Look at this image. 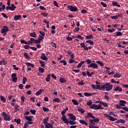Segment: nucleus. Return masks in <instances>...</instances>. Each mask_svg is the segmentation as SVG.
<instances>
[{
    "label": "nucleus",
    "instance_id": "obj_54",
    "mask_svg": "<svg viewBox=\"0 0 128 128\" xmlns=\"http://www.w3.org/2000/svg\"><path fill=\"white\" fill-rule=\"evenodd\" d=\"M66 38L67 40H68L69 42L72 40V38L70 36H66Z\"/></svg>",
    "mask_w": 128,
    "mask_h": 128
},
{
    "label": "nucleus",
    "instance_id": "obj_29",
    "mask_svg": "<svg viewBox=\"0 0 128 128\" xmlns=\"http://www.w3.org/2000/svg\"><path fill=\"white\" fill-rule=\"evenodd\" d=\"M53 102H60V100L58 98H54L53 100Z\"/></svg>",
    "mask_w": 128,
    "mask_h": 128
},
{
    "label": "nucleus",
    "instance_id": "obj_5",
    "mask_svg": "<svg viewBox=\"0 0 128 128\" xmlns=\"http://www.w3.org/2000/svg\"><path fill=\"white\" fill-rule=\"evenodd\" d=\"M1 34H6L8 32H10V30L8 29V28L4 26H3L2 28L1 29Z\"/></svg>",
    "mask_w": 128,
    "mask_h": 128
},
{
    "label": "nucleus",
    "instance_id": "obj_1",
    "mask_svg": "<svg viewBox=\"0 0 128 128\" xmlns=\"http://www.w3.org/2000/svg\"><path fill=\"white\" fill-rule=\"evenodd\" d=\"M68 110V108L66 107L65 110H62L61 112V114H62L61 120H62L64 124H66L67 126L68 125V119L66 118L65 114Z\"/></svg>",
    "mask_w": 128,
    "mask_h": 128
},
{
    "label": "nucleus",
    "instance_id": "obj_52",
    "mask_svg": "<svg viewBox=\"0 0 128 128\" xmlns=\"http://www.w3.org/2000/svg\"><path fill=\"white\" fill-rule=\"evenodd\" d=\"M80 30V28L76 27L74 30V32H78Z\"/></svg>",
    "mask_w": 128,
    "mask_h": 128
},
{
    "label": "nucleus",
    "instance_id": "obj_9",
    "mask_svg": "<svg viewBox=\"0 0 128 128\" xmlns=\"http://www.w3.org/2000/svg\"><path fill=\"white\" fill-rule=\"evenodd\" d=\"M12 82H18V77H16V73H13L12 74Z\"/></svg>",
    "mask_w": 128,
    "mask_h": 128
},
{
    "label": "nucleus",
    "instance_id": "obj_4",
    "mask_svg": "<svg viewBox=\"0 0 128 128\" xmlns=\"http://www.w3.org/2000/svg\"><path fill=\"white\" fill-rule=\"evenodd\" d=\"M67 8L70 10V12H78V8L76 6H68Z\"/></svg>",
    "mask_w": 128,
    "mask_h": 128
},
{
    "label": "nucleus",
    "instance_id": "obj_17",
    "mask_svg": "<svg viewBox=\"0 0 128 128\" xmlns=\"http://www.w3.org/2000/svg\"><path fill=\"white\" fill-rule=\"evenodd\" d=\"M44 92V89H40L39 90L36 92V96H38L42 93V92Z\"/></svg>",
    "mask_w": 128,
    "mask_h": 128
},
{
    "label": "nucleus",
    "instance_id": "obj_22",
    "mask_svg": "<svg viewBox=\"0 0 128 128\" xmlns=\"http://www.w3.org/2000/svg\"><path fill=\"white\" fill-rule=\"evenodd\" d=\"M48 117H47L46 118H44L43 120V124H44V126H46V124H48Z\"/></svg>",
    "mask_w": 128,
    "mask_h": 128
},
{
    "label": "nucleus",
    "instance_id": "obj_53",
    "mask_svg": "<svg viewBox=\"0 0 128 128\" xmlns=\"http://www.w3.org/2000/svg\"><path fill=\"white\" fill-rule=\"evenodd\" d=\"M1 14L3 18H8V16H7L6 14L4 13H2Z\"/></svg>",
    "mask_w": 128,
    "mask_h": 128
},
{
    "label": "nucleus",
    "instance_id": "obj_61",
    "mask_svg": "<svg viewBox=\"0 0 128 128\" xmlns=\"http://www.w3.org/2000/svg\"><path fill=\"white\" fill-rule=\"evenodd\" d=\"M13 10L12 8V7H10V6H7L6 7V10Z\"/></svg>",
    "mask_w": 128,
    "mask_h": 128
},
{
    "label": "nucleus",
    "instance_id": "obj_18",
    "mask_svg": "<svg viewBox=\"0 0 128 128\" xmlns=\"http://www.w3.org/2000/svg\"><path fill=\"white\" fill-rule=\"evenodd\" d=\"M39 62H40V66H42V68H44V66H46V62H44V61L40 60Z\"/></svg>",
    "mask_w": 128,
    "mask_h": 128
},
{
    "label": "nucleus",
    "instance_id": "obj_37",
    "mask_svg": "<svg viewBox=\"0 0 128 128\" xmlns=\"http://www.w3.org/2000/svg\"><path fill=\"white\" fill-rule=\"evenodd\" d=\"M14 122H16L17 124H20V119L18 118H15L14 120Z\"/></svg>",
    "mask_w": 128,
    "mask_h": 128
},
{
    "label": "nucleus",
    "instance_id": "obj_57",
    "mask_svg": "<svg viewBox=\"0 0 128 128\" xmlns=\"http://www.w3.org/2000/svg\"><path fill=\"white\" fill-rule=\"evenodd\" d=\"M53 4L55 6H56V8H58V2H56V1H54L53 2Z\"/></svg>",
    "mask_w": 128,
    "mask_h": 128
},
{
    "label": "nucleus",
    "instance_id": "obj_15",
    "mask_svg": "<svg viewBox=\"0 0 128 128\" xmlns=\"http://www.w3.org/2000/svg\"><path fill=\"white\" fill-rule=\"evenodd\" d=\"M126 101L124 100H120V106H126Z\"/></svg>",
    "mask_w": 128,
    "mask_h": 128
},
{
    "label": "nucleus",
    "instance_id": "obj_20",
    "mask_svg": "<svg viewBox=\"0 0 128 128\" xmlns=\"http://www.w3.org/2000/svg\"><path fill=\"white\" fill-rule=\"evenodd\" d=\"M79 122H80V124H85V126H88V122H86V120H79Z\"/></svg>",
    "mask_w": 128,
    "mask_h": 128
},
{
    "label": "nucleus",
    "instance_id": "obj_28",
    "mask_svg": "<svg viewBox=\"0 0 128 128\" xmlns=\"http://www.w3.org/2000/svg\"><path fill=\"white\" fill-rule=\"evenodd\" d=\"M25 64H26L27 65V66H31V68H33L34 66V65L30 62H26Z\"/></svg>",
    "mask_w": 128,
    "mask_h": 128
},
{
    "label": "nucleus",
    "instance_id": "obj_41",
    "mask_svg": "<svg viewBox=\"0 0 128 128\" xmlns=\"http://www.w3.org/2000/svg\"><path fill=\"white\" fill-rule=\"evenodd\" d=\"M84 94L85 96H92V94L88 93V92H84Z\"/></svg>",
    "mask_w": 128,
    "mask_h": 128
},
{
    "label": "nucleus",
    "instance_id": "obj_3",
    "mask_svg": "<svg viewBox=\"0 0 128 128\" xmlns=\"http://www.w3.org/2000/svg\"><path fill=\"white\" fill-rule=\"evenodd\" d=\"M2 114L4 120H8V122H10V115L8 114L6 112H2Z\"/></svg>",
    "mask_w": 128,
    "mask_h": 128
},
{
    "label": "nucleus",
    "instance_id": "obj_10",
    "mask_svg": "<svg viewBox=\"0 0 128 128\" xmlns=\"http://www.w3.org/2000/svg\"><path fill=\"white\" fill-rule=\"evenodd\" d=\"M68 116H70L68 120H70H70H72V122H74V120H76V116H74L72 114H68Z\"/></svg>",
    "mask_w": 128,
    "mask_h": 128
},
{
    "label": "nucleus",
    "instance_id": "obj_21",
    "mask_svg": "<svg viewBox=\"0 0 128 128\" xmlns=\"http://www.w3.org/2000/svg\"><path fill=\"white\" fill-rule=\"evenodd\" d=\"M78 111L80 112L82 114H84L86 110L80 108H78Z\"/></svg>",
    "mask_w": 128,
    "mask_h": 128
},
{
    "label": "nucleus",
    "instance_id": "obj_8",
    "mask_svg": "<svg viewBox=\"0 0 128 128\" xmlns=\"http://www.w3.org/2000/svg\"><path fill=\"white\" fill-rule=\"evenodd\" d=\"M104 116H106V118H109L110 120H111L112 122H116V120H118L116 118H114L106 114H105Z\"/></svg>",
    "mask_w": 128,
    "mask_h": 128
},
{
    "label": "nucleus",
    "instance_id": "obj_32",
    "mask_svg": "<svg viewBox=\"0 0 128 128\" xmlns=\"http://www.w3.org/2000/svg\"><path fill=\"white\" fill-rule=\"evenodd\" d=\"M84 64V61H81L77 66L78 68H82V66Z\"/></svg>",
    "mask_w": 128,
    "mask_h": 128
},
{
    "label": "nucleus",
    "instance_id": "obj_55",
    "mask_svg": "<svg viewBox=\"0 0 128 128\" xmlns=\"http://www.w3.org/2000/svg\"><path fill=\"white\" fill-rule=\"evenodd\" d=\"M93 120L95 122H100V119L98 118H96V117H95V118H93Z\"/></svg>",
    "mask_w": 128,
    "mask_h": 128
},
{
    "label": "nucleus",
    "instance_id": "obj_31",
    "mask_svg": "<svg viewBox=\"0 0 128 128\" xmlns=\"http://www.w3.org/2000/svg\"><path fill=\"white\" fill-rule=\"evenodd\" d=\"M38 70L40 74H44V68L41 67L38 68Z\"/></svg>",
    "mask_w": 128,
    "mask_h": 128
},
{
    "label": "nucleus",
    "instance_id": "obj_30",
    "mask_svg": "<svg viewBox=\"0 0 128 128\" xmlns=\"http://www.w3.org/2000/svg\"><path fill=\"white\" fill-rule=\"evenodd\" d=\"M46 80L48 82H49L50 80V74H49L47 76L46 78Z\"/></svg>",
    "mask_w": 128,
    "mask_h": 128
},
{
    "label": "nucleus",
    "instance_id": "obj_34",
    "mask_svg": "<svg viewBox=\"0 0 128 128\" xmlns=\"http://www.w3.org/2000/svg\"><path fill=\"white\" fill-rule=\"evenodd\" d=\"M0 100H2L3 102H6V98H4V96H0Z\"/></svg>",
    "mask_w": 128,
    "mask_h": 128
},
{
    "label": "nucleus",
    "instance_id": "obj_35",
    "mask_svg": "<svg viewBox=\"0 0 128 128\" xmlns=\"http://www.w3.org/2000/svg\"><path fill=\"white\" fill-rule=\"evenodd\" d=\"M60 80L61 84H64V82H66V80L64 78H60Z\"/></svg>",
    "mask_w": 128,
    "mask_h": 128
},
{
    "label": "nucleus",
    "instance_id": "obj_51",
    "mask_svg": "<svg viewBox=\"0 0 128 128\" xmlns=\"http://www.w3.org/2000/svg\"><path fill=\"white\" fill-rule=\"evenodd\" d=\"M77 38L82 40H84V38L81 36L80 35H78V36H77Z\"/></svg>",
    "mask_w": 128,
    "mask_h": 128
},
{
    "label": "nucleus",
    "instance_id": "obj_48",
    "mask_svg": "<svg viewBox=\"0 0 128 128\" xmlns=\"http://www.w3.org/2000/svg\"><path fill=\"white\" fill-rule=\"evenodd\" d=\"M10 6H11L10 8H12V9H13V10H14V9L16 8V6H14V4H11Z\"/></svg>",
    "mask_w": 128,
    "mask_h": 128
},
{
    "label": "nucleus",
    "instance_id": "obj_11",
    "mask_svg": "<svg viewBox=\"0 0 128 128\" xmlns=\"http://www.w3.org/2000/svg\"><path fill=\"white\" fill-rule=\"evenodd\" d=\"M86 118H96V116H94L90 112H88L87 114V115L85 116Z\"/></svg>",
    "mask_w": 128,
    "mask_h": 128
},
{
    "label": "nucleus",
    "instance_id": "obj_26",
    "mask_svg": "<svg viewBox=\"0 0 128 128\" xmlns=\"http://www.w3.org/2000/svg\"><path fill=\"white\" fill-rule=\"evenodd\" d=\"M18 108H20V106H18V105H15V107L14 108V112H18L20 110V109H18Z\"/></svg>",
    "mask_w": 128,
    "mask_h": 128
},
{
    "label": "nucleus",
    "instance_id": "obj_58",
    "mask_svg": "<svg viewBox=\"0 0 128 128\" xmlns=\"http://www.w3.org/2000/svg\"><path fill=\"white\" fill-rule=\"evenodd\" d=\"M114 30H116L114 28H112V30L108 29V32H114Z\"/></svg>",
    "mask_w": 128,
    "mask_h": 128
},
{
    "label": "nucleus",
    "instance_id": "obj_47",
    "mask_svg": "<svg viewBox=\"0 0 128 128\" xmlns=\"http://www.w3.org/2000/svg\"><path fill=\"white\" fill-rule=\"evenodd\" d=\"M20 42H21V44H28V42H26L24 40H21Z\"/></svg>",
    "mask_w": 128,
    "mask_h": 128
},
{
    "label": "nucleus",
    "instance_id": "obj_49",
    "mask_svg": "<svg viewBox=\"0 0 128 128\" xmlns=\"http://www.w3.org/2000/svg\"><path fill=\"white\" fill-rule=\"evenodd\" d=\"M89 122H90V126H91V124H92L94 122V119H90Z\"/></svg>",
    "mask_w": 128,
    "mask_h": 128
},
{
    "label": "nucleus",
    "instance_id": "obj_46",
    "mask_svg": "<svg viewBox=\"0 0 128 128\" xmlns=\"http://www.w3.org/2000/svg\"><path fill=\"white\" fill-rule=\"evenodd\" d=\"M30 112H31V114H34V116H36V110H30Z\"/></svg>",
    "mask_w": 128,
    "mask_h": 128
},
{
    "label": "nucleus",
    "instance_id": "obj_44",
    "mask_svg": "<svg viewBox=\"0 0 128 128\" xmlns=\"http://www.w3.org/2000/svg\"><path fill=\"white\" fill-rule=\"evenodd\" d=\"M92 100H90L89 101H88L86 103L87 106H90H90H92Z\"/></svg>",
    "mask_w": 128,
    "mask_h": 128
},
{
    "label": "nucleus",
    "instance_id": "obj_14",
    "mask_svg": "<svg viewBox=\"0 0 128 128\" xmlns=\"http://www.w3.org/2000/svg\"><path fill=\"white\" fill-rule=\"evenodd\" d=\"M41 60H46V62H48V58H46V54L44 53H42L40 56Z\"/></svg>",
    "mask_w": 128,
    "mask_h": 128
},
{
    "label": "nucleus",
    "instance_id": "obj_12",
    "mask_svg": "<svg viewBox=\"0 0 128 128\" xmlns=\"http://www.w3.org/2000/svg\"><path fill=\"white\" fill-rule=\"evenodd\" d=\"M86 43L82 42L80 44V46L82 48H84V50H88V46H86Z\"/></svg>",
    "mask_w": 128,
    "mask_h": 128
},
{
    "label": "nucleus",
    "instance_id": "obj_60",
    "mask_svg": "<svg viewBox=\"0 0 128 128\" xmlns=\"http://www.w3.org/2000/svg\"><path fill=\"white\" fill-rule=\"evenodd\" d=\"M39 37L40 38H38V39H39L40 40L41 42L42 41V40H44V38L43 36H41V35H39Z\"/></svg>",
    "mask_w": 128,
    "mask_h": 128
},
{
    "label": "nucleus",
    "instance_id": "obj_43",
    "mask_svg": "<svg viewBox=\"0 0 128 128\" xmlns=\"http://www.w3.org/2000/svg\"><path fill=\"white\" fill-rule=\"evenodd\" d=\"M96 64H100L101 66H104V63L100 61H97L96 62Z\"/></svg>",
    "mask_w": 128,
    "mask_h": 128
},
{
    "label": "nucleus",
    "instance_id": "obj_7",
    "mask_svg": "<svg viewBox=\"0 0 128 128\" xmlns=\"http://www.w3.org/2000/svg\"><path fill=\"white\" fill-rule=\"evenodd\" d=\"M90 108L94 110H100V105H98L96 104H92L90 106Z\"/></svg>",
    "mask_w": 128,
    "mask_h": 128
},
{
    "label": "nucleus",
    "instance_id": "obj_2",
    "mask_svg": "<svg viewBox=\"0 0 128 128\" xmlns=\"http://www.w3.org/2000/svg\"><path fill=\"white\" fill-rule=\"evenodd\" d=\"M113 86L112 84H110V83L108 82L100 86V90H102L106 89V92H108V90H112Z\"/></svg>",
    "mask_w": 128,
    "mask_h": 128
},
{
    "label": "nucleus",
    "instance_id": "obj_42",
    "mask_svg": "<svg viewBox=\"0 0 128 128\" xmlns=\"http://www.w3.org/2000/svg\"><path fill=\"white\" fill-rule=\"evenodd\" d=\"M72 102L76 106H78V102L76 100H72Z\"/></svg>",
    "mask_w": 128,
    "mask_h": 128
},
{
    "label": "nucleus",
    "instance_id": "obj_45",
    "mask_svg": "<svg viewBox=\"0 0 128 128\" xmlns=\"http://www.w3.org/2000/svg\"><path fill=\"white\" fill-rule=\"evenodd\" d=\"M42 110H44V112H50V109L46 108V107H42Z\"/></svg>",
    "mask_w": 128,
    "mask_h": 128
},
{
    "label": "nucleus",
    "instance_id": "obj_50",
    "mask_svg": "<svg viewBox=\"0 0 128 128\" xmlns=\"http://www.w3.org/2000/svg\"><path fill=\"white\" fill-rule=\"evenodd\" d=\"M50 44L52 46H53V48H56V43L52 42Z\"/></svg>",
    "mask_w": 128,
    "mask_h": 128
},
{
    "label": "nucleus",
    "instance_id": "obj_38",
    "mask_svg": "<svg viewBox=\"0 0 128 128\" xmlns=\"http://www.w3.org/2000/svg\"><path fill=\"white\" fill-rule=\"evenodd\" d=\"M122 76V75L118 73H116V74H114V78H120Z\"/></svg>",
    "mask_w": 128,
    "mask_h": 128
},
{
    "label": "nucleus",
    "instance_id": "obj_13",
    "mask_svg": "<svg viewBox=\"0 0 128 128\" xmlns=\"http://www.w3.org/2000/svg\"><path fill=\"white\" fill-rule=\"evenodd\" d=\"M34 116H25L24 118L28 122H32V118Z\"/></svg>",
    "mask_w": 128,
    "mask_h": 128
},
{
    "label": "nucleus",
    "instance_id": "obj_33",
    "mask_svg": "<svg viewBox=\"0 0 128 128\" xmlns=\"http://www.w3.org/2000/svg\"><path fill=\"white\" fill-rule=\"evenodd\" d=\"M30 36H31L32 38H36V32L30 33Z\"/></svg>",
    "mask_w": 128,
    "mask_h": 128
},
{
    "label": "nucleus",
    "instance_id": "obj_63",
    "mask_svg": "<svg viewBox=\"0 0 128 128\" xmlns=\"http://www.w3.org/2000/svg\"><path fill=\"white\" fill-rule=\"evenodd\" d=\"M49 124H50L47 123V124H46L45 128H50V126Z\"/></svg>",
    "mask_w": 128,
    "mask_h": 128
},
{
    "label": "nucleus",
    "instance_id": "obj_59",
    "mask_svg": "<svg viewBox=\"0 0 128 128\" xmlns=\"http://www.w3.org/2000/svg\"><path fill=\"white\" fill-rule=\"evenodd\" d=\"M24 100H26V98L24 97V96H21V100L22 102H24Z\"/></svg>",
    "mask_w": 128,
    "mask_h": 128
},
{
    "label": "nucleus",
    "instance_id": "obj_56",
    "mask_svg": "<svg viewBox=\"0 0 128 128\" xmlns=\"http://www.w3.org/2000/svg\"><path fill=\"white\" fill-rule=\"evenodd\" d=\"M40 40L39 38H38V40H35V42L34 43L35 44H40Z\"/></svg>",
    "mask_w": 128,
    "mask_h": 128
},
{
    "label": "nucleus",
    "instance_id": "obj_27",
    "mask_svg": "<svg viewBox=\"0 0 128 128\" xmlns=\"http://www.w3.org/2000/svg\"><path fill=\"white\" fill-rule=\"evenodd\" d=\"M24 56L26 58V60H30V55H28L26 52H24Z\"/></svg>",
    "mask_w": 128,
    "mask_h": 128
},
{
    "label": "nucleus",
    "instance_id": "obj_64",
    "mask_svg": "<svg viewBox=\"0 0 128 128\" xmlns=\"http://www.w3.org/2000/svg\"><path fill=\"white\" fill-rule=\"evenodd\" d=\"M120 124H126V120L120 119Z\"/></svg>",
    "mask_w": 128,
    "mask_h": 128
},
{
    "label": "nucleus",
    "instance_id": "obj_40",
    "mask_svg": "<svg viewBox=\"0 0 128 128\" xmlns=\"http://www.w3.org/2000/svg\"><path fill=\"white\" fill-rule=\"evenodd\" d=\"M94 37V35H89L86 36V40H90Z\"/></svg>",
    "mask_w": 128,
    "mask_h": 128
},
{
    "label": "nucleus",
    "instance_id": "obj_19",
    "mask_svg": "<svg viewBox=\"0 0 128 128\" xmlns=\"http://www.w3.org/2000/svg\"><path fill=\"white\" fill-rule=\"evenodd\" d=\"M114 92H122V88L118 86L114 89Z\"/></svg>",
    "mask_w": 128,
    "mask_h": 128
},
{
    "label": "nucleus",
    "instance_id": "obj_6",
    "mask_svg": "<svg viewBox=\"0 0 128 128\" xmlns=\"http://www.w3.org/2000/svg\"><path fill=\"white\" fill-rule=\"evenodd\" d=\"M88 68H92L94 70H98V66L96 63H92L88 65Z\"/></svg>",
    "mask_w": 128,
    "mask_h": 128
},
{
    "label": "nucleus",
    "instance_id": "obj_24",
    "mask_svg": "<svg viewBox=\"0 0 128 128\" xmlns=\"http://www.w3.org/2000/svg\"><path fill=\"white\" fill-rule=\"evenodd\" d=\"M112 4L114 6H118V8H120V5L118 4V2H114L112 3Z\"/></svg>",
    "mask_w": 128,
    "mask_h": 128
},
{
    "label": "nucleus",
    "instance_id": "obj_16",
    "mask_svg": "<svg viewBox=\"0 0 128 128\" xmlns=\"http://www.w3.org/2000/svg\"><path fill=\"white\" fill-rule=\"evenodd\" d=\"M20 18H22V15H16L14 17V20H19Z\"/></svg>",
    "mask_w": 128,
    "mask_h": 128
},
{
    "label": "nucleus",
    "instance_id": "obj_36",
    "mask_svg": "<svg viewBox=\"0 0 128 128\" xmlns=\"http://www.w3.org/2000/svg\"><path fill=\"white\" fill-rule=\"evenodd\" d=\"M68 124H70V126H74V124H76V122L70 120V121L68 120Z\"/></svg>",
    "mask_w": 128,
    "mask_h": 128
},
{
    "label": "nucleus",
    "instance_id": "obj_39",
    "mask_svg": "<svg viewBox=\"0 0 128 128\" xmlns=\"http://www.w3.org/2000/svg\"><path fill=\"white\" fill-rule=\"evenodd\" d=\"M28 80V78H26L24 76L22 78V84H26V81Z\"/></svg>",
    "mask_w": 128,
    "mask_h": 128
},
{
    "label": "nucleus",
    "instance_id": "obj_62",
    "mask_svg": "<svg viewBox=\"0 0 128 128\" xmlns=\"http://www.w3.org/2000/svg\"><path fill=\"white\" fill-rule=\"evenodd\" d=\"M101 4L103 8H106L107 6L106 4L104 2H101Z\"/></svg>",
    "mask_w": 128,
    "mask_h": 128
},
{
    "label": "nucleus",
    "instance_id": "obj_25",
    "mask_svg": "<svg viewBox=\"0 0 128 128\" xmlns=\"http://www.w3.org/2000/svg\"><path fill=\"white\" fill-rule=\"evenodd\" d=\"M84 62H87V64H88V66H90V64H92V60H90V59H86V60Z\"/></svg>",
    "mask_w": 128,
    "mask_h": 128
},
{
    "label": "nucleus",
    "instance_id": "obj_23",
    "mask_svg": "<svg viewBox=\"0 0 128 128\" xmlns=\"http://www.w3.org/2000/svg\"><path fill=\"white\" fill-rule=\"evenodd\" d=\"M122 36V32H118L115 33L114 37L116 38V36Z\"/></svg>",
    "mask_w": 128,
    "mask_h": 128
}]
</instances>
